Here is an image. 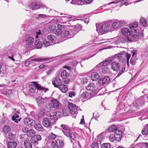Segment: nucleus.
I'll return each mask as SVG.
<instances>
[{
  "label": "nucleus",
  "mask_w": 148,
  "mask_h": 148,
  "mask_svg": "<svg viewBox=\"0 0 148 148\" xmlns=\"http://www.w3.org/2000/svg\"><path fill=\"white\" fill-rule=\"evenodd\" d=\"M137 23H133L129 25V27L131 30L130 35L128 37V41L130 42L137 41L138 39L140 34V31L136 28L137 27Z\"/></svg>",
  "instance_id": "1"
},
{
  "label": "nucleus",
  "mask_w": 148,
  "mask_h": 148,
  "mask_svg": "<svg viewBox=\"0 0 148 148\" xmlns=\"http://www.w3.org/2000/svg\"><path fill=\"white\" fill-rule=\"evenodd\" d=\"M56 114L55 112H52L47 117L44 118L42 122L43 125L46 127H48L54 123L57 119Z\"/></svg>",
  "instance_id": "2"
},
{
  "label": "nucleus",
  "mask_w": 148,
  "mask_h": 148,
  "mask_svg": "<svg viewBox=\"0 0 148 148\" xmlns=\"http://www.w3.org/2000/svg\"><path fill=\"white\" fill-rule=\"evenodd\" d=\"M96 26L97 31L102 34L112 31L111 25L109 23H100L99 25V28H97L96 24Z\"/></svg>",
  "instance_id": "3"
},
{
  "label": "nucleus",
  "mask_w": 148,
  "mask_h": 148,
  "mask_svg": "<svg viewBox=\"0 0 148 148\" xmlns=\"http://www.w3.org/2000/svg\"><path fill=\"white\" fill-rule=\"evenodd\" d=\"M8 57L14 61H18L21 59V57L18 50L15 48H14L8 52Z\"/></svg>",
  "instance_id": "4"
},
{
  "label": "nucleus",
  "mask_w": 148,
  "mask_h": 148,
  "mask_svg": "<svg viewBox=\"0 0 148 148\" xmlns=\"http://www.w3.org/2000/svg\"><path fill=\"white\" fill-rule=\"evenodd\" d=\"M33 83L34 85L32 84L29 85V91L32 93H33L35 92L36 88L38 90H42L45 92L49 90L48 88L42 86L40 84H37L36 82H33Z\"/></svg>",
  "instance_id": "5"
},
{
  "label": "nucleus",
  "mask_w": 148,
  "mask_h": 148,
  "mask_svg": "<svg viewBox=\"0 0 148 148\" xmlns=\"http://www.w3.org/2000/svg\"><path fill=\"white\" fill-rule=\"evenodd\" d=\"M62 131L64 134L67 137L70 138L73 140L75 138V136L73 133L71 132L69 127L65 125L62 124L61 125Z\"/></svg>",
  "instance_id": "6"
},
{
  "label": "nucleus",
  "mask_w": 148,
  "mask_h": 148,
  "mask_svg": "<svg viewBox=\"0 0 148 148\" xmlns=\"http://www.w3.org/2000/svg\"><path fill=\"white\" fill-rule=\"evenodd\" d=\"M30 9L33 10H37L40 8H44L45 6L41 5L40 2L37 0L30 2L28 5Z\"/></svg>",
  "instance_id": "7"
},
{
  "label": "nucleus",
  "mask_w": 148,
  "mask_h": 148,
  "mask_svg": "<svg viewBox=\"0 0 148 148\" xmlns=\"http://www.w3.org/2000/svg\"><path fill=\"white\" fill-rule=\"evenodd\" d=\"M82 26L79 24H77L75 26H71L68 30L69 31L70 36L69 38H72L81 29Z\"/></svg>",
  "instance_id": "8"
},
{
  "label": "nucleus",
  "mask_w": 148,
  "mask_h": 148,
  "mask_svg": "<svg viewBox=\"0 0 148 148\" xmlns=\"http://www.w3.org/2000/svg\"><path fill=\"white\" fill-rule=\"evenodd\" d=\"M125 22L123 20H116L114 21L111 25L112 31L113 29H119L125 24Z\"/></svg>",
  "instance_id": "9"
},
{
  "label": "nucleus",
  "mask_w": 148,
  "mask_h": 148,
  "mask_svg": "<svg viewBox=\"0 0 148 148\" xmlns=\"http://www.w3.org/2000/svg\"><path fill=\"white\" fill-rule=\"evenodd\" d=\"M68 106L69 111L71 114H77L78 113L77 107L75 104L69 102Z\"/></svg>",
  "instance_id": "10"
},
{
  "label": "nucleus",
  "mask_w": 148,
  "mask_h": 148,
  "mask_svg": "<svg viewBox=\"0 0 148 148\" xmlns=\"http://www.w3.org/2000/svg\"><path fill=\"white\" fill-rule=\"evenodd\" d=\"M52 84L55 87L58 88L62 84V81L58 76L56 77L52 81Z\"/></svg>",
  "instance_id": "11"
},
{
  "label": "nucleus",
  "mask_w": 148,
  "mask_h": 148,
  "mask_svg": "<svg viewBox=\"0 0 148 148\" xmlns=\"http://www.w3.org/2000/svg\"><path fill=\"white\" fill-rule=\"evenodd\" d=\"M37 104L39 106L43 105L47 102V99L46 98H43L41 97H39L36 99Z\"/></svg>",
  "instance_id": "12"
},
{
  "label": "nucleus",
  "mask_w": 148,
  "mask_h": 148,
  "mask_svg": "<svg viewBox=\"0 0 148 148\" xmlns=\"http://www.w3.org/2000/svg\"><path fill=\"white\" fill-rule=\"evenodd\" d=\"M42 139L41 136L40 135H36L34 136L31 139V141L32 143L34 144V145H37L38 144V141Z\"/></svg>",
  "instance_id": "13"
},
{
  "label": "nucleus",
  "mask_w": 148,
  "mask_h": 148,
  "mask_svg": "<svg viewBox=\"0 0 148 148\" xmlns=\"http://www.w3.org/2000/svg\"><path fill=\"white\" fill-rule=\"evenodd\" d=\"M49 106L51 108H57L59 106V102L56 99H54L50 101Z\"/></svg>",
  "instance_id": "14"
},
{
  "label": "nucleus",
  "mask_w": 148,
  "mask_h": 148,
  "mask_svg": "<svg viewBox=\"0 0 148 148\" xmlns=\"http://www.w3.org/2000/svg\"><path fill=\"white\" fill-rule=\"evenodd\" d=\"M110 78L108 76L104 77L101 78L98 81L99 84L101 86L106 83H108L110 81Z\"/></svg>",
  "instance_id": "15"
},
{
  "label": "nucleus",
  "mask_w": 148,
  "mask_h": 148,
  "mask_svg": "<svg viewBox=\"0 0 148 148\" xmlns=\"http://www.w3.org/2000/svg\"><path fill=\"white\" fill-rule=\"evenodd\" d=\"M131 30L127 28H124L121 29V32L126 37L127 40L128 41V37L130 36V35Z\"/></svg>",
  "instance_id": "16"
},
{
  "label": "nucleus",
  "mask_w": 148,
  "mask_h": 148,
  "mask_svg": "<svg viewBox=\"0 0 148 148\" xmlns=\"http://www.w3.org/2000/svg\"><path fill=\"white\" fill-rule=\"evenodd\" d=\"M111 69L114 71H117L120 67L119 63L116 62H114L110 64Z\"/></svg>",
  "instance_id": "17"
},
{
  "label": "nucleus",
  "mask_w": 148,
  "mask_h": 148,
  "mask_svg": "<svg viewBox=\"0 0 148 148\" xmlns=\"http://www.w3.org/2000/svg\"><path fill=\"white\" fill-rule=\"evenodd\" d=\"M114 135L116 140L118 141H120L122 136V131L120 130H117L115 131Z\"/></svg>",
  "instance_id": "18"
},
{
  "label": "nucleus",
  "mask_w": 148,
  "mask_h": 148,
  "mask_svg": "<svg viewBox=\"0 0 148 148\" xmlns=\"http://www.w3.org/2000/svg\"><path fill=\"white\" fill-rule=\"evenodd\" d=\"M143 135L147 139H148V124L145 125L144 128L142 131Z\"/></svg>",
  "instance_id": "19"
},
{
  "label": "nucleus",
  "mask_w": 148,
  "mask_h": 148,
  "mask_svg": "<svg viewBox=\"0 0 148 148\" xmlns=\"http://www.w3.org/2000/svg\"><path fill=\"white\" fill-rule=\"evenodd\" d=\"M34 121L33 120L28 118L25 119L24 120V124L27 126L32 125Z\"/></svg>",
  "instance_id": "20"
},
{
  "label": "nucleus",
  "mask_w": 148,
  "mask_h": 148,
  "mask_svg": "<svg viewBox=\"0 0 148 148\" xmlns=\"http://www.w3.org/2000/svg\"><path fill=\"white\" fill-rule=\"evenodd\" d=\"M48 59L47 58H34L32 57H31L30 58V60L31 61V62L32 61H34L36 62H42L48 60Z\"/></svg>",
  "instance_id": "21"
},
{
  "label": "nucleus",
  "mask_w": 148,
  "mask_h": 148,
  "mask_svg": "<svg viewBox=\"0 0 148 148\" xmlns=\"http://www.w3.org/2000/svg\"><path fill=\"white\" fill-rule=\"evenodd\" d=\"M124 56H125L123 55V52L118 54H116V59L121 62H123L125 61V58H124Z\"/></svg>",
  "instance_id": "22"
},
{
  "label": "nucleus",
  "mask_w": 148,
  "mask_h": 148,
  "mask_svg": "<svg viewBox=\"0 0 148 148\" xmlns=\"http://www.w3.org/2000/svg\"><path fill=\"white\" fill-rule=\"evenodd\" d=\"M110 64L107 60L104 61L100 63L96 66V68H100L102 66H106L109 65Z\"/></svg>",
  "instance_id": "23"
},
{
  "label": "nucleus",
  "mask_w": 148,
  "mask_h": 148,
  "mask_svg": "<svg viewBox=\"0 0 148 148\" xmlns=\"http://www.w3.org/2000/svg\"><path fill=\"white\" fill-rule=\"evenodd\" d=\"M17 143L15 141L9 142L7 144L8 148H15L17 145Z\"/></svg>",
  "instance_id": "24"
},
{
  "label": "nucleus",
  "mask_w": 148,
  "mask_h": 148,
  "mask_svg": "<svg viewBox=\"0 0 148 148\" xmlns=\"http://www.w3.org/2000/svg\"><path fill=\"white\" fill-rule=\"evenodd\" d=\"M123 55L125 56L124 57L125 58V61L127 60V64L129 66V60L130 58L131 55L130 54L127 53H126L124 51L123 52Z\"/></svg>",
  "instance_id": "25"
},
{
  "label": "nucleus",
  "mask_w": 148,
  "mask_h": 148,
  "mask_svg": "<svg viewBox=\"0 0 148 148\" xmlns=\"http://www.w3.org/2000/svg\"><path fill=\"white\" fill-rule=\"evenodd\" d=\"M70 36L69 31L68 30L62 31L61 34V37L63 38H69V37Z\"/></svg>",
  "instance_id": "26"
},
{
  "label": "nucleus",
  "mask_w": 148,
  "mask_h": 148,
  "mask_svg": "<svg viewBox=\"0 0 148 148\" xmlns=\"http://www.w3.org/2000/svg\"><path fill=\"white\" fill-rule=\"evenodd\" d=\"M91 78L92 80L96 81L99 79V75L96 72L93 73L91 75Z\"/></svg>",
  "instance_id": "27"
},
{
  "label": "nucleus",
  "mask_w": 148,
  "mask_h": 148,
  "mask_svg": "<svg viewBox=\"0 0 148 148\" xmlns=\"http://www.w3.org/2000/svg\"><path fill=\"white\" fill-rule=\"evenodd\" d=\"M34 128L37 130L39 131L43 132L44 131V129L42 125L39 123H36L34 125Z\"/></svg>",
  "instance_id": "28"
},
{
  "label": "nucleus",
  "mask_w": 148,
  "mask_h": 148,
  "mask_svg": "<svg viewBox=\"0 0 148 148\" xmlns=\"http://www.w3.org/2000/svg\"><path fill=\"white\" fill-rule=\"evenodd\" d=\"M58 88H59L60 90L64 93L67 92L68 90V88L64 84H61Z\"/></svg>",
  "instance_id": "29"
},
{
  "label": "nucleus",
  "mask_w": 148,
  "mask_h": 148,
  "mask_svg": "<svg viewBox=\"0 0 148 148\" xmlns=\"http://www.w3.org/2000/svg\"><path fill=\"white\" fill-rule=\"evenodd\" d=\"M12 119L15 122L18 123V122L20 121L21 118L16 113H15V114L12 116Z\"/></svg>",
  "instance_id": "30"
},
{
  "label": "nucleus",
  "mask_w": 148,
  "mask_h": 148,
  "mask_svg": "<svg viewBox=\"0 0 148 148\" xmlns=\"http://www.w3.org/2000/svg\"><path fill=\"white\" fill-rule=\"evenodd\" d=\"M26 43L27 44L31 45L34 43V39L32 37H28L26 38Z\"/></svg>",
  "instance_id": "31"
},
{
  "label": "nucleus",
  "mask_w": 148,
  "mask_h": 148,
  "mask_svg": "<svg viewBox=\"0 0 148 148\" xmlns=\"http://www.w3.org/2000/svg\"><path fill=\"white\" fill-rule=\"evenodd\" d=\"M95 86L92 83H89L86 87V89L90 91L95 90Z\"/></svg>",
  "instance_id": "32"
},
{
  "label": "nucleus",
  "mask_w": 148,
  "mask_h": 148,
  "mask_svg": "<svg viewBox=\"0 0 148 148\" xmlns=\"http://www.w3.org/2000/svg\"><path fill=\"white\" fill-rule=\"evenodd\" d=\"M71 4L77 5H82L84 4L83 0H72L71 2Z\"/></svg>",
  "instance_id": "33"
},
{
  "label": "nucleus",
  "mask_w": 148,
  "mask_h": 148,
  "mask_svg": "<svg viewBox=\"0 0 148 148\" xmlns=\"http://www.w3.org/2000/svg\"><path fill=\"white\" fill-rule=\"evenodd\" d=\"M56 143L57 148H61L64 145L63 142L61 140L57 139L56 141Z\"/></svg>",
  "instance_id": "34"
},
{
  "label": "nucleus",
  "mask_w": 148,
  "mask_h": 148,
  "mask_svg": "<svg viewBox=\"0 0 148 148\" xmlns=\"http://www.w3.org/2000/svg\"><path fill=\"white\" fill-rule=\"evenodd\" d=\"M10 130V127L8 125H5L3 128L2 131L5 134L9 133Z\"/></svg>",
  "instance_id": "35"
},
{
  "label": "nucleus",
  "mask_w": 148,
  "mask_h": 148,
  "mask_svg": "<svg viewBox=\"0 0 148 148\" xmlns=\"http://www.w3.org/2000/svg\"><path fill=\"white\" fill-rule=\"evenodd\" d=\"M57 136L58 137V136L56 135L53 133H51L47 137L46 139L48 140H53Z\"/></svg>",
  "instance_id": "36"
},
{
  "label": "nucleus",
  "mask_w": 148,
  "mask_h": 148,
  "mask_svg": "<svg viewBox=\"0 0 148 148\" xmlns=\"http://www.w3.org/2000/svg\"><path fill=\"white\" fill-rule=\"evenodd\" d=\"M119 2L120 3V5L121 6H122V5H125V6H126L128 4L127 3V1L126 0H122L121 1H115L113 2H112L110 4L114 3H116Z\"/></svg>",
  "instance_id": "37"
},
{
  "label": "nucleus",
  "mask_w": 148,
  "mask_h": 148,
  "mask_svg": "<svg viewBox=\"0 0 148 148\" xmlns=\"http://www.w3.org/2000/svg\"><path fill=\"white\" fill-rule=\"evenodd\" d=\"M61 76L63 79H67L69 76V74L66 71L64 70L61 73Z\"/></svg>",
  "instance_id": "38"
},
{
  "label": "nucleus",
  "mask_w": 148,
  "mask_h": 148,
  "mask_svg": "<svg viewBox=\"0 0 148 148\" xmlns=\"http://www.w3.org/2000/svg\"><path fill=\"white\" fill-rule=\"evenodd\" d=\"M35 131L33 130H29L27 133L26 134L27 136L28 137H33L35 136Z\"/></svg>",
  "instance_id": "39"
},
{
  "label": "nucleus",
  "mask_w": 148,
  "mask_h": 148,
  "mask_svg": "<svg viewBox=\"0 0 148 148\" xmlns=\"http://www.w3.org/2000/svg\"><path fill=\"white\" fill-rule=\"evenodd\" d=\"M25 148H32V145L29 142V140H27L24 142Z\"/></svg>",
  "instance_id": "40"
},
{
  "label": "nucleus",
  "mask_w": 148,
  "mask_h": 148,
  "mask_svg": "<svg viewBox=\"0 0 148 148\" xmlns=\"http://www.w3.org/2000/svg\"><path fill=\"white\" fill-rule=\"evenodd\" d=\"M35 45L36 48L39 49L40 48L42 47V43L40 41V40L38 39L35 42Z\"/></svg>",
  "instance_id": "41"
},
{
  "label": "nucleus",
  "mask_w": 148,
  "mask_h": 148,
  "mask_svg": "<svg viewBox=\"0 0 148 148\" xmlns=\"http://www.w3.org/2000/svg\"><path fill=\"white\" fill-rule=\"evenodd\" d=\"M56 29V26L55 25H50L47 29L48 32L53 33L55 29Z\"/></svg>",
  "instance_id": "42"
},
{
  "label": "nucleus",
  "mask_w": 148,
  "mask_h": 148,
  "mask_svg": "<svg viewBox=\"0 0 148 148\" xmlns=\"http://www.w3.org/2000/svg\"><path fill=\"white\" fill-rule=\"evenodd\" d=\"M102 72L104 74H109L111 73V71L110 68L106 67L102 69Z\"/></svg>",
  "instance_id": "43"
},
{
  "label": "nucleus",
  "mask_w": 148,
  "mask_h": 148,
  "mask_svg": "<svg viewBox=\"0 0 148 148\" xmlns=\"http://www.w3.org/2000/svg\"><path fill=\"white\" fill-rule=\"evenodd\" d=\"M117 127L115 125H112L108 129V131L109 132H112L116 131V130H117Z\"/></svg>",
  "instance_id": "44"
},
{
  "label": "nucleus",
  "mask_w": 148,
  "mask_h": 148,
  "mask_svg": "<svg viewBox=\"0 0 148 148\" xmlns=\"http://www.w3.org/2000/svg\"><path fill=\"white\" fill-rule=\"evenodd\" d=\"M116 59V54L108 58L107 60L110 64H111L112 63V62L114 61V59Z\"/></svg>",
  "instance_id": "45"
},
{
  "label": "nucleus",
  "mask_w": 148,
  "mask_h": 148,
  "mask_svg": "<svg viewBox=\"0 0 148 148\" xmlns=\"http://www.w3.org/2000/svg\"><path fill=\"white\" fill-rule=\"evenodd\" d=\"M62 30L61 28H58L56 29L53 32V33L57 36H59L62 34Z\"/></svg>",
  "instance_id": "46"
},
{
  "label": "nucleus",
  "mask_w": 148,
  "mask_h": 148,
  "mask_svg": "<svg viewBox=\"0 0 148 148\" xmlns=\"http://www.w3.org/2000/svg\"><path fill=\"white\" fill-rule=\"evenodd\" d=\"M16 135L12 133H9L8 135V138L11 140H14L15 138Z\"/></svg>",
  "instance_id": "47"
},
{
  "label": "nucleus",
  "mask_w": 148,
  "mask_h": 148,
  "mask_svg": "<svg viewBox=\"0 0 148 148\" xmlns=\"http://www.w3.org/2000/svg\"><path fill=\"white\" fill-rule=\"evenodd\" d=\"M101 148H110V145L109 143H103L101 145Z\"/></svg>",
  "instance_id": "48"
},
{
  "label": "nucleus",
  "mask_w": 148,
  "mask_h": 148,
  "mask_svg": "<svg viewBox=\"0 0 148 148\" xmlns=\"http://www.w3.org/2000/svg\"><path fill=\"white\" fill-rule=\"evenodd\" d=\"M97 141L100 143V144L101 145V143L103 140V136L102 135H99L98 136Z\"/></svg>",
  "instance_id": "49"
},
{
  "label": "nucleus",
  "mask_w": 148,
  "mask_h": 148,
  "mask_svg": "<svg viewBox=\"0 0 148 148\" xmlns=\"http://www.w3.org/2000/svg\"><path fill=\"white\" fill-rule=\"evenodd\" d=\"M43 45L45 47H47L52 44L51 42H49L47 40H45L43 41Z\"/></svg>",
  "instance_id": "50"
},
{
  "label": "nucleus",
  "mask_w": 148,
  "mask_h": 148,
  "mask_svg": "<svg viewBox=\"0 0 148 148\" xmlns=\"http://www.w3.org/2000/svg\"><path fill=\"white\" fill-rule=\"evenodd\" d=\"M88 93L87 92L85 91L82 94L81 97L83 99H86L88 97Z\"/></svg>",
  "instance_id": "51"
},
{
  "label": "nucleus",
  "mask_w": 148,
  "mask_h": 148,
  "mask_svg": "<svg viewBox=\"0 0 148 148\" xmlns=\"http://www.w3.org/2000/svg\"><path fill=\"white\" fill-rule=\"evenodd\" d=\"M140 23L142 25L144 26H145L146 24V22L144 18H140Z\"/></svg>",
  "instance_id": "52"
},
{
  "label": "nucleus",
  "mask_w": 148,
  "mask_h": 148,
  "mask_svg": "<svg viewBox=\"0 0 148 148\" xmlns=\"http://www.w3.org/2000/svg\"><path fill=\"white\" fill-rule=\"evenodd\" d=\"M97 94V93L95 90H92L90 92V96L92 98L95 96Z\"/></svg>",
  "instance_id": "53"
},
{
  "label": "nucleus",
  "mask_w": 148,
  "mask_h": 148,
  "mask_svg": "<svg viewBox=\"0 0 148 148\" xmlns=\"http://www.w3.org/2000/svg\"><path fill=\"white\" fill-rule=\"evenodd\" d=\"M47 38L51 42L54 43L55 42L54 38L51 35H48Z\"/></svg>",
  "instance_id": "54"
},
{
  "label": "nucleus",
  "mask_w": 148,
  "mask_h": 148,
  "mask_svg": "<svg viewBox=\"0 0 148 148\" xmlns=\"http://www.w3.org/2000/svg\"><path fill=\"white\" fill-rule=\"evenodd\" d=\"M130 63L131 64L134 65L136 63L135 57H132L130 60Z\"/></svg>",
  "instance_id": "55"
},
{
  "label": "nucleus",
  "mask_w": 148,
  "mask_h": 148,
  "mask_svg": "<svg viewBox=\"0 0 148 148\" xmlns=\"http://www.w3.org/2000/svg\"><path fill=\"white\" fill-rule=\"evenodd\" d=\"M56 146V141H55L54 140H52L51 142L50 147L51 148H54Z\"/></svg>",
  "instance_id": "56"
},
{
  "label": "nucleus",
  "mask_w": 148,
  "mask_h": 148,
  "mask_svg": "<svg viewBox=\"0 0 148 148\" xmlns=\"http://www.w3.org/2000/svg\"><path fill=\"white\" fill-rule=\"evenodd\" d=\"M109 139L110 141L112 142L116 140L115 135L114 134H110L109 136Z\"/></svg>",
  "instance_id": "57"
},
{
  "label": "nucleus",
  "mask_w": 148,
  "mask_h": 148,
  "mask_svg": "<svg viewBox=\"0 0 148 148\" xmlns=\"http://www.w3.org/2000/svg\"><path fill=\"white\" fill-rule=\"evenodd\" d=\"M6 93L5 94L7 96H9L10 95L12 94V90L11 89L7 90Z\"/></svg>",
  "instance_id": "58"
},
{
  "label": "nucleus",
  "mask_w": 148,
  "mask_h": 148,
  "mask_svg": "<svg viewBox=\"0 0 148 148\" xmlns=\"http://www.w3.org/2000/svg\"><path fill=\"white\" fill-rule=\"evenodd\" d=\"M91 148H99L98 144V143H93L91 145Z\"/></svg>",
  "instance_id": "59"
},
{
  "label": "nucleus",
  "mask_w": 148,
  "mask_h": 148,
  "mask_svg": "<svg viewBox=\"0 0 148 148\" xmlns=\"http://www.w3.org/2000/svg\"><path fill=\"white\" fill-rule=\"evenodd\" d=\"M29 129L28 128L26 127H24L22 129V131L24 132L27 134L29 131Z\"/></svg>",
  "instance_id": "60"
},
{
  "label": "nucleus",
  "mask_w": 148,
  "mask_h": 148,
  "mask_svg": "<svg viewBox=\"0 0 148 148\" xmlns=\"http://www.w3.org/2000/svg\"><path fill=\"white\" fill-rule=\"evenodd\" d=\"M36 35L35 36V37L36 38H38V37H40V36L41 35V32L40 30L39 31V32H37L36 33Z\"/></svg>",
  "instance_id": "61"
},
{
  "label": "nucleus",
  "mask_w": 148,
  "mask_h": 148,
  "mask_svg": "<svg viewBox=\"0 0 148 148\" xmlns=\"http://www.w3.org/2000/svg\"><path fill=\"white\" fill-rule=\"evenodd\" d=\"M124 69H122L121 71H119V73L117 75L116 77H119L120 75H121L123 73H124Z\"/></svg>",
  "instance_id": "62"
},
{
  "label": "nucleus",
  "mask_w": 148,
  "mask_h": 148,
  "mask_svg": "<svg viewBox=\"0 0 148 148\" xmlns=\"http://www.w3.org/2000/svg\"><path fill=\"white\" fill-rule=\"evenodd\" d=\"M141 145L143 146L144 148H148V143H141Z\"/></svg>",
  "instance_id": "63"
},
{
  "label": "nucleus",
  "mask_w": 148,
  "mask_h": 148,
  "mask_svg": "<svg viewBox=\"0 0 148 148\" xmlns=\"http://www.w3.org/2000/svg\"><path fill=\"white\" fill-rule=\"evenodd\" d=\"M137 51L136 50H133L132 51V57H135L134 56L135 55H136L137 53Z\"/></svg>",
  "instance_id": "64"
}]
</instances>
